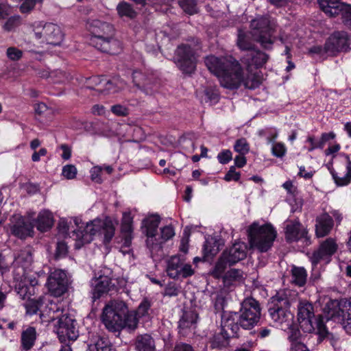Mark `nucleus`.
Segmentation results:
<instances>
[{"instance_id":"1","label":"nucleus","mask_w":351,"mask_h":351,"mask_svg":"<svg viewBox=\"0 0 351 351\" xmlns=\"http://www.w3.org/2000/svg\"><path fill=\"white\" fill-rule=\"evenodd\" d=\"M204 62L208 69L219 78L221 86L234 90L243 84L246 88H254L253 84H249L240 64L232 57L219 58L209 56Z\"/></svg>"},{"instance_id":"2","label":"nucleus","mask_w":351,"mask_h":351,"mask_svg":"<svg viewBox=\"0 0 351 351\" xmlns=\"http://www.w3.org/2000/svg\"><path fill=\"white\" fill-rule=\"evenodd\" d=\"M117 221H113L110 217L104 219H95L88 223L83 230H77L69 233V237L75 241V248L80 249L86 243H90L93 237L98 232L104 234L103 243L108 245L115 233V226Z\"/></svg>"},{"instance_id":"3","label":"nucleus","mask_w":351,"mask_h":351,"mask_svg":"<svg viewBox=\"0 0 351 351\" xmlns=\"http://www.w3.org/2000/svg\"><path fill=\"white\" fill-rule=\"evenodd\" d=\"M86 28L90 33V43L98 50L116 54L120 50L119 40L114 38V29L108 23L97 19L90 20L86 23Z\"/></svg>"},{"instance_id":"4","label":"nucleus","mask_w":351,"mask_h":351,"mask_svg":"<svg viewBox=\"0 0 351 351\" xmlns=\"http://www.w3.org/2000/svg\"><path fill=\"white\" fill-rule=\"evenodd\" d=\"M289 290H280L271 298L268 312L271 319L282 330H298L293 324L294 315L289 310L291 302Z\"/></svg>"},{"instance_id":"5","label":"nucleus","mask_w":351,"mask_h":351,"mask_svg":"<svg viewBox=\"0 0 351 351\" xmlns=\"http://www.w3.org/2000/svg\"><path fill=\"white\" fill-rule=\"evenodd\" d=\"M261 311L258 301L252 298H248L241 303L239 313L223 312L222 313L227 319H232L237 326L250 330L259 322Z\"/></svg>"},{"instance_id":"6","label":"nucleus","mask_w":351,"mask_h":351,"mask_svg":"<svg viewBox=\"0 0 351 351\" xmlns=\"http://www.w3.org/2000/svg\"><path fill=\"white\" fill-rule=\"evenodd\" d=\"M277 25L276 21L269 16H261L252 20L250 27L254 40L260 43L262 47L269 49L272 47Z\"/></svg>"},{"instance_id":"7","label":"nucleus","mask_w":351,"mask_h":351,"mask_svg":"<svg viewBox=\"0 0 351 351\" xmlns=\"http://www.w3.org/2000/svg\"><path fill=\"white\" fill-rule=\"evenodd\" d=\"M49 311H52L53 315H49L50 320L58 321L54 325V330L57 333L59 339L61 341H65L66 339L75 340L79 336V332L76 327V320L73 316L69 314L67 311L62 310V315L59 316L57 315L55 317V313H59V308L56 304L51 303Z\"/></svg>"},{"instance_id":"8","label":"nucleus","mask_w":351,"mask_h":351,"mask_svg":"<svg viewBox=\"0 0 351 351\" xmlns=\"http://www.w3.org/2000/svg\"><path fill=\"white\" fill-rule=\"evenodd\" d=\"M322 315L315 317L313 305L307 301H300L298 306V319L300 328L306 333L313 332L325 334V319Z\"/></svg>"},{"instance_id":"9","label":"nucleus","mask_w":351,"mask_h":351,"mask_svg":"<svg viewBox=\"0 0 351 351\" xmlns=\"http://www.w3.org/2000/svg\"><path fill=\"white\" fill-rule=\"evenodd\" d=\"M248 237L251 246L261 252H267L276 238V231L269 223L260 226L254 222L248 228Z\"/></svg>"},{"instance_id":"10","label":"nucleus","mask_w":351,"mask_h":351,"mask_svg":"<svg viewBox=\"0 0 351 351\" xmlns=\"http://www.w3.org/2000/svg\"><path fill=\"white\" fill-rule=\"evenodd\" d=\"M126 312L127 306L124 302L111 301L103 309L102 323L109 331H120L123 330L122 318Z\"/></svg>"},{"instance_id":"11","label":"nucleus","mask_w":351,"mask_h":351,"mask_svg":"<svg viewBox=\"0 0 351 351\" xmlns=\"http://www.w3.org/2000/svg\"><path fill=\"white\" fill-rule=\"evenodd\" d=\"M173 60L177 66L184 73H192L195 69V52L189 45H179L175 51Z\"/></svg>"},{"instance_id":"12","label":"nucleus","mask_w":351,"mask_h":351,"mask_svg":"<svg viewBox=\"0 0 351 351\" xmlns=\"http://www.w3.org/2000/svg\"><path fill=\"white\" fill-rule=\"evenodd\" d=\"M221 329L219 333L214 335L211 341L213 348L221 349L228 345V340L230 337H237L239 330L232 319H227L223 314L221 315Z\"/></svg>"},{"instance_id":"13","label":"nucleus","mask_w":351,"mask_h":351,"mask_svg":"<svg viewBox=\"0 0 351 351\" xmlns=\"http://www.w3.org/2000/svg\"><path fill=\"white\" fill-rule=\"evenodd\" d=\"M69 284L66 272L62 269H56L50 273L46 285L51 295L60 297L67 291Z\"/></svg>"},{"instance_id":"14","label":"nucleus","mask_w":351,"mask_h":351,"mask_svg":"<svg viewBox=\"0 0 351 351\" xmlns=\"http://www.w3.org/2000/svg\"><path fill=\"white\" fill-rule=\"evenodd\" d=\"M350 38L347 32H335L326 41L324 52L335 55L339 51H347L350 49Z\"/></svg>"},{"instance_id":"15","label":"nucleus","mask_w":351,"mask_h":351,"mask_svg":"<svg viewBox=\"0 0 351 351\" xmlns=\"http://www.w3.org/2000/svg\"><path fill=\"white\" fill-rule=\"evenodd\" d=\"M34 35L36 38L44 39V41L47 44L52 45H60L64 35L61 30V28L53 23H46L42 28L41 32L34 31Z\"/></svg>"},{"instance_id":"16","label":"nucleus","mask_w":351,"mask_h":351,"mask_svg":"<svg viewBox=\"0 0 351 351\" xmlns=\"http://www.w3.org/2000/svg\"><path fill=\"white\" fill-rule=\"evenodd\" d=\"M337 248L338 245L335 239H326L311 256L313 266L315 267L321 261H328L337 252Z\"/></svg>"},{"instance_id":"17","label":"nucleus","mask_w":351,"mask_h":351,"mask_svg":"<svg viewBox=\"0 0 351 351\" xmlns=\"http://www.w3.org/2000/svg\"><path fill=\"white\" fill-rule=\"evenodd\" d=\"M336 318L341 320L343 328L348 332H351V298L338 309H332L328 311L327 320Z\"/></svg>"},{"instance_id":"18","label":"nucleus","mask_w":351,"mask_h":351,"mask_svg":"<svg viewBox=\"0 0 351 351\" xmlns=\"http://www.w3.org/2000/svg\"><path fill=\"white\" fill-rule=\"evenodd\" d=\"M90 80L99 86L97 90L104 95L115 93L124 88L125 85V82L119 78L110 80L104 76H95L91 77Z\"/></svg>"},{"instance_id":"19","label":"nucleus","mask_w":351,"mask_h":351,"mask_svg":"<svg viewBox=\"0 0 351 351\" xmlns=\"http://www.w3.org/2000/svg\"><path fill=\"white\" fill-rule=\"evenodd\" d=\"M284 226L287 242H297L306 237L307 231L298 219H287L285 221Z\"/></svg>"},{"instance_id":"20","label":"nucleus","mask_w":351,"mask_h":351,"mask_svg":"<svg viewBox=\"0 0 351 351\" xmlns=\"http://www.w3.org/2000/svg\"><path fill=\"white\" fill-rule=\"evenodd\" d=\"M86 351H116L107 338L101 336L97 330L88 332Z\"/></svg>"},{"instance_id":"21","label":"nucleus","mask_w":351,"mask_h":351,"mask_svg":"<svg viewBox=\"0 0 351 351\" xmlns=\"http://www.w3.org/2000/svg\"><path fill=\"white\" fill-rule=\"evenodd\" d=\"M33 229L34 226L29 220L20 215H14L12 217L10 230L14 236L21 239H25L32 236Z\"/></svg>"},{"instance_id":"22","label":"nucleus","mask_w":351,"mask_h":351,"mask_svg":"<svg viewBox=\"0 0 351 351\" xmlns=\"http://www.w3.org/2000/svg\"><path fill=\"white\" fill-rule=\"evenodd\" d=\"M160 222V217L157 215L149 216L143 221L142 228L147 236L146 244L149 249L154 245L158 235V227Z\"/></svg>"},{"instance_id":"23","label":"nucleus","mask_w":351,"mask_h":351,"mask_svg":"<svg viewBox=\"0 0 351 351\" xmlns=\"http://www.w3.org/2000/svg\"><path fill=\"white\" fill-rule=\"evenodd\" d=\"M111 284V278L107 276L100 275L92 279V301L94 302L107 293L110 289Z\"/></svg>"},{"instance_id":"24","label":"nucleus","mask_w":351,"mask_h":351,"mask_svg":"<svg viewBox=\"0 0 351 351\" xmlns=\"http://www.w3.org/2000/svg\"><path fill=\"white\" fill-rule=\"evenodd\" d=\"M267 60V54L253 49L247 53L242 61L247 65L248 70H252V66L256 69L263 66Z\"/></svg>"},{"instance_id":"25","label":"nucleus","mask_w":351,"mask_h":351,"mask_svg":"<svg viewBox=\"0 0 351 351\" xmlns=\"http://www.w3.org/2000/svg\"><path fill=\"white\" fill-rule=\"evenodd\" d=\"M223 254L230 265H234L246 257V245L243 243H236Z\"/></svg>"},{"instance_id":"26","label":"nucleus","mask_w":351,"mask_h":351,"mask_svg":"<svg viewBox=\"0 0 351 351\" xmlns=\"http://www.w3.org/2000/svg\"><path fill=\"white\" fill-rule=\"evenodd\" d=\"M121 233L123 238V245L130 247L133 239V217L130 212H124L121 221Z\"/></svg>"},{"instance_id":"27","label":"nucleus","mask_w":351,"mask_h":351,"mask_svg":"<svg viewBox=\"0 0 351 351\" xmlns=\"http://www.w3.org/2000/svg\"><path fill=\"white\" fill-rule=\"evenodd\" d=\"M175 235V231L172 226H165L160 229V234L157 235L154 245L150 247L149 251L152 256L162 251V245Z\"/></svg>"},{"instance_id":"28","label":"nucleus","mask_w":351,"mask_h":351,"mask_svg":"<svg viewBox=\"0 0 351 351\" xmlns=\"http://www.w3.org/2000/svg\"><path fill=\"white\" fill-rule=\"evenodd\" d=\"M306 339V336L302 335L300 330H292L288 337L290 342L289 351H310Z\"/></svg>"},{"instance_id":"29","label":"nucleus","mask_w":351,"mask_h":351,"mask_svg":"<svg viewBox=\"0 0 351 351\" xmlns=\"http://www.w3.org/2000/svg\"><path fill=\"white\" fill-rule=\"evenodd\" d=\"M333 226L332 218L328 214L324 213L316 219L315 232L318 237L327 235Z\"/></svg>"},{"instance_id":"30","label":"nucleus","mask_w":351,"mask_h":351,"mask_svg":"<svg viewBox=\"0 0 351 351\" xmlns=\"http://www.w3.org/2000/svg\"><path fill=\"white\" fill-rule=\"evenodd\" d=\"M320 9L328 16L339 15L342 11L344 3L339 0H317Z\"/></svg>"},{"instance_id":"31","label":"nucleus","mask_w":351,"mask_h":351,"mask_svg":"<svg viewBox=\"0 0 351 351\" xmlns=\"http://www.w3.org/2000/svg\"><path fill=\"white\" fill-rule=\"evenodd\" d=\"M53 225V217L49 210H42L39 213L36 221V226L40 232H46Z\"/></svg>"},{"instance_id":"32","label":"nucleus","mask_w":351,"mask_h":351,"mask_svg":"<svg viewBox=\"0 0 351 351\" xmlns=\"http://www.w3.org/2000/svg\"><path fill=\"white\" fill-rule=\"evenodd\" d=\"M340 156L343 157L346 162V173L343 176H338L337 173L332 172L335 183L338 186H346L351 182V160L349 155L341 153Z\"/></svg>"},{"instance_id":"33","label":"nucleus","mask_w":351,"mask_h":351,"mask_svg":"<svg viewBox=\"0 0 351 351\" xmlns=\"http://www.w3.org/2000/svg\"><path fill=\"white\" fill-rule=\"evenodd\" d=\"M135 347L136 351H156L154 339L147 334L136 337Z\"/></svg>"},{"instance_id":"34","label":"nucleus","mask_w":351,"mask_h":351,"mask_svg":"<svg viewBox=\"0 0 351 351\" xmlns=\"http://www.w3.org/2000/svg\"><path fill=\"white\" fill-rule=\"evenodd\" d=\"M197 315L193 311H186L179 321L180 333L186 335V330L193 326L197 321Z\"/></svg>"},{"instance_id":"35","label":"nucleus","mask_w":351,"mask_h":351,"mask_svg":"<svg viewBox=\"0 0 351 351\" xmlns=\"http://www.w3.org/2000/svg\"><path fill=\"white\" fill-rule=\"evenodd\" d=\"M36 339V330L35 328L29 326L23 330L21 334V348L24 350H29L34 345Z\"/></svg>"},{"instance_id":"36","label":"nucleus","mask_w":351,"mask_h":351,"mask_svg":"<svg viewBox=\"0 0 351 351\" xmlns=\"http://www.w3.org/2000/svg\"><path fill=\"white\" fill-rule=\"evenodd\" d=\"M184 259H182L180 256H171L167 263V275L171 278H178L179 270Z\"/></svg>"},{"instance_id":"37","label":"nucleus","mask_w":351,"mask_h":351,"mask_svg":"<svg viewBox=\"0 0 351 351\" xmlns=\"http://www.w3.org/2000/svg\"><path fill=\"white\" fill-rule=\"evenodd\" d=\"M33 261L32 254L29 249L21 250L15 257V263L23 268V271L28 268Z\"/></svg>"},{"instance_id":"38","label":"nucleus","mask_w":351,"mask_h":351,"mask_svg":"<svg viewBox=\"0 0 351 351\" xmlns=\"http://www.w3.org/2000/svg\"><path fill=\"white\" fill-rule=\"evenodd\" d=\"M138 317L134 313V311L127 312L124 314L122 318V322H123V329H127L128 331H134L136 329L138 324Z\"/></svg>"},{"instance_id":"39","label":"nucleus","mask_w":351,"mask_h":351,"mask_svg":"<svg viewBox=\"0 0 351 351\" xmlns=\"http://www.w3.org/2000/svg\"><path fill=\"white\" fill-rule=\"evenodd\" d=\"M37 283L36 280H32L30 282L31 286H27L23 282H21L16 285V291L19 297L23 300H29L30 296L34 292V286Z\"/></svg>"},{"instance_id":"40","label":"nucleus","mask_w":351,"mask_h":351,"mask_svg":"<svg viewBox=\"0 0 351 351\" xmlns=\"http://www.w3.org/2000/svg\"><path fill=\"white\" fill-rule=\"evenodd\" d=\"M292 274V282L295 285L302 287L306 282L307 274L306 271L304 267H294L291 269Z\"/></svg>"},{"instance_id":"41","label":"nucleus","mask_w":351,"mask_h":351,"mask_svg":"<svg viewBox=\"0 0 351 351\" xmlns=\"http://www.w3.org/2000/svg\"><path fill=\"white\" fill-rule=\"evenodd\" d=\"M237 45L240 49L246 51L247 53L254 49V44L249 36L241 30L239 31Z\"/></svg>"},{"instance_id":"42","label":"nucleus","mask_w":351,"mask_h":351,"mask_svg":"<svg viewBox=\"0 0 351 351\" xmlns=\"http://www.w3.org/2000/svg\"><path fill=\"white\" fill-rule=\"evenodd\" d=\"M117 10L121 17L125 16L130 19H134L136 15V12L132 6L125 1L119 3Z\"/></svg>"},{"instance_id":"43","label":"nucleus","mask_w":351,"mask_h":351,"mask_svg":"<svg viewBox=\"0 0 351 351\" xmlns=\"http://www.w3.org/2000/svg\"><path fill=\"white\" fill-rule=\"evenodd\" d=\"M43 304V300L39 298L38 300L29 299L24 304L26 310V313L29 315L36 314L40 310Z\"/></svg>"},{"instance_id":"44","label":"nucleus","mask_w":351,"mask_h":351,"mask_svg":"<svg viewBox=\"0 0 351 351\" xmlns=\"http://www.w3.org/2000/svg\"><path fill=\"white\" fill-rule=\"evenodd\" d=\"M178 3L182 9L190 15L198 11L197 0H178Z\"/></svg>"},{"instance_id":"45","label":"nucleus","mask_w":351,"mask_h":351,"mask_svg":"<svg viewBox=\"0 0 351 351\" xmlns=\"http://www.w3.org/2000/svg\"><path fill=\"white\" fill-rule=\"evenodd\" d=\"M132 79L135 86L138 88H145L149 84V79L141 71H134Z\"/></svg>"},{"instance_id":"46","label":"nucleus","mask_w":351,"mask_h":351,"mask_svg":"<svg viewBox=\"0 0 351 351\" xmlns=\"http://www.w3.org/2000/svg\"><path fill=\"white\" fill-rule=\"evenodd\" d=\"M243 278V272L240 269H231L223 276L225 282L230 283L232 281H239Z\"/></svg>"},{"instance_id":"47","label":"nucleus","mask_w":351,"mask_h":351,"mask_svg":"<svg viewBox=\"0 0 351 351\" xmlns=\"http://www.w3.org/2000/svg\"><path fill=\"white\" fill-rule=\"evenodd\" d=\"M234 149L241 155H245L250 151V145L245 138H241L236 141Z\"/></svg>"},{"instance_id":"48","label":"nucleus","mask_w":351,"mask_h":351,"mask_svg":"<svg viewBox=\"0 0 351 351\" xmlns=\"http://www.w3.org/2000/svg\"><path fill=\"white\" fill-rule=\"evenodd\" d=\"M152 306L151 302L147 299L145 298L143 300V301L140 303V304L138 306V308L134 313L137 315L138 317L145 316L148 314V312Z\"/></svg>"},{"instance_id":"49","label":"nucleus","mask_w":351,"mask_h":351,"mask_svg":"<svg viewBox=\"0 0 351 351\" xmlns=\"http://www.w3.org/2000/svg\"><path fill=\"white\" fill-rule=\"evenodd\" d=\"M287 153V148L281 142L274 143L271 147V154L277 158H282Z\"/></svg>"},{"instance_id":"50","label":"nucleus","mask_w":351,"mask_h":351,"mask_svg":"<svg viewBox=\"0 0 351 351\" xmlns=\"http://www.w3.org/2000/svg\"><path fill=\"white\" fill-rule=\"evenodd\" d=\"M228 264V261H226V258H223V254H222L221 258L217 262L213 274L216 277L219 278L221 276V275L223 274L226 268V265Z\"/></svg>"},{"instance_id":"51","label":"nucleus","mask_w":351,"mask_h":351,"mask_svg":"<svg viewBox=\"0 0 351 351\" xmlns=\"http://www.w3.org/2000/svg\"><path fill=\"white\" fill-rule=\"evenodd\" d=\"M21 23V17L19 15H15L10 17L5 24L3 25V29L5 31L10 32L13 30L14 28L18 27Z\"/></svg>"},{"instance_id":"52","label":"nucleus","mask_w":351,"mask_h":351,"mask_svg":"<svg viewBox=\"0 0 351 351\" xmlns=\"http://www.w3.org/2000/svg\"><path fill=\"white\" fill-rule=\"evenodd\" d=\"M204 255L207 257L214 256L219 252V247L216 245L215 243H210L206 241L204 245Z\"/></svg>"},{"instance_id":"53","label":"nucleus","mask_w":351,"mask_h":351,"mask_svg":"<svg viewBox=\"0 0 351 351\" xmlns=\"http://www.w3.org/2000/svg\"><path fill=\"white\" fill-rule=\"evenodd\" d=\"M325 334H320L319 332H314L315 333L319 335V336L322 338H326L328 341H329L330 345L335 348H338L339 347V339L334 336L333 334L329 333L325 326Z\"/></svg>"},{"instance_id":"54","label":"nucleus","mask_w":351,"mask_h":351,"mask_svg":"<svg viewBox=\"0 0 351 351\" xmlns=\"http://www.w3.org/2000/svg\"><path fill=\"white\" fill-rule=\"evenodd\" d=\"M340 14L342 16V20L343 23L351 27V5L344 3V6L342 8Z\"/></svg>"},{"instance_id":"55","label":"nucleus","mask_w":351,"mask_h":351,"mask_svg":"<svg viewBox=\"0 0 351 351\" xmlns=\"http://www.w3.org/2000/svg\"><path fill=\"white\" fill-rule=\"evenodd\" d=\"M77 171L76 167L73 165H66L63 167L62 175L68 180L75 178Z\"/></svg>"},{"instance_id":"56","label":"nucleus","mask_w":351,"mask_h":351,"mask_svg":"<svg viewBox=\"0 0 351 351\" xmlns=\"http://www.w3.org/2000/svg\"><path fill=\"white\" fill-rule=\"evenodd\" d=\"M179 271L178 278L180 277L186 278L191 276L194 274V270L193 269L191 265L190 264L184 263V260L183 261L181 268Z\"/></svg>"},{"instance_id":"57","label":"nucleus","mask_w":351,"mask_h":351,"mask_svg":"<svg viewBox=\"0 0 351 351\" xmlns=\"http://www.w3.org/2000/svg\"><path fill=\"white\" fill-rule=\"evenodd\" d=\"M232 158V154L229 149H223L217 155V160L219 163L226 165Z\"/></svg>"},{"instance_id":"58","label":"nucleus","mask_w":351,"mask_h":351,"mask_svg":"<svg viewBox=\"0 0 351 351\" xmlns=\"http://www.w3.org/2000/svg\"><path fill=\"white\" fill-rule=\"evenodd\" d=\"M6 54L10 60L16 61L22 57L23 51L16 47H11L8 48Z\"/></svg>"},{"instance_id":"59","label":"nucleus","mask_w":351,"mask_h":351,"mask_svg":"<svg viewBox=\"0 0 351 351\" xmlns=\"http://www.w3.org/2000/svg\"><path fill=\"white\" fill-rule=\"evenodd\" d=\"M37 0H25L20 6V12L23 14H29L35 7Z\"/></svg>"},{"instance_id":"60","label":"nucleus","mask_w":351,"mask_h":351,"mask_svg":"<svg viewBox=\"0 0 351 351\" xmlns=\"http://www.w3.org/2000/svg\"><path fill=\"white\" fill-rule=\"evenodd\" d=\"M179 293V289L177 285L173 282H170L167 285L164 290V295L169 297L177 296Z\"/></svg>"},{"instance_id":"61","label":"nucleus","mask_w":351,"mask_h":351,"mask_svg":"<svg viewBox=\"0 0 351 351\" xmlns=\"http://www.w3.org/2000/svg\"><path fill=\"white\" fill-rule=\"evenodd\" d=\"M226 300L222 294H217L214 298L213 305L216 312L221 311L225 306Z\"/></svg>"},{"instance_id":"62","label":"nucleus","mask_w":351,"mask_h":351,"mask_svg":"<svg viewBox=\"0 0 351 351\" xmlns=\"http://www.w3.org/2000/svg\"><path fill=\"white\" fill-rule=\"evenodd\" d=\"M205 95L208 101L211 104H215L219 99V93L217 90L208 88L205 90Z\"/></svg>"},{"instance_id":"63","label":"nucleus","mask_w":351,"mask_h":351,"mask_svg":"<svg viewBox=\"0 0 351 351\" xmlns=\"http://www.w3.org/2000/svg\"><path fill=\"white\" fill-rule=\"evenodd\" d=\"M240 173L236 171L235 167L232 166L228 173L226 174L224 180L227 182H230L231 180L238 181L240 178Z\"/></svg>"},{"instance_id":"64","label":"nucleus","mask_w":351,"mask_h":351,"mask_svg":"<svg viewBox=\"0 0 351 351\" xmlns=\"http://www.w3.org/2000/svg\"><path fill=\"white\" fill-rule=\"evenodd\" d=\"M111 111L117 116H126L128 114V109L120 104L112 106Z\"/></svg>"}]
</instances>
